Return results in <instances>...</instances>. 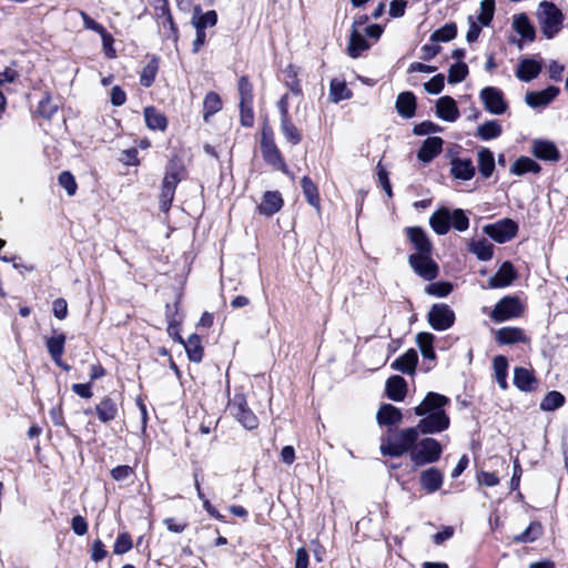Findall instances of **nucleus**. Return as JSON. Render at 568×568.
Here are the masks:
<instances>
[{
  "mask_svg": "<svg viewBox=\"0 0 568 568\" xmlns=\"http://www.w3.org/2000/svg\"><path fill=\"white\" fill-rule=\"evenodd\" d=\"M283 197L278 191H266L257 206V212L265 216H272L283 206Z\"/></svg>",
  "mask_w": 568,
  "mask_h": 568,
  "instance_id": "nucleus-16",
  "label": "nucleus"
},
{
  "mask_svg": "<svg viewBox=\"0 0 568 568\" xmlns=\"http://www.w3.org/2000/svg\"><path fill=\"white\" fill-rule=\"evenodd\" d=\"M229 408L231 414L243 425L244 428L254 429L258 426V419L247 407L246 399L243 395H235L230 402Z\"/></svg>",
  "mask_w": 568,
  "mask_h": 568,
  "instance_id": "nucleus-10",
  "label": "nucleus"
},
{
  "mask_svg": "<svg viewBox=\"0 0 568 568\" xmlns=\"http://www.w3.org/2000/svg\"><path fill=\"white\" fill-rule=\"evenodd\" d=\"M178 341L183 344L187 356L192 362L199 363L202 361L203 347L199 335L192 334L186 341H183L182 337L178 335Z\"/></svg>",
  "mask_w": 568,
  "mask_h": 568,
  "instance_id": "nucleus-33",
  "label": "nucleus"
},
{
  "mask_svg": "<svg viewBox=\"0 0 568 568\" xmlns=\"http://www.w3.org/2000/svg\"><path fill=\"white\" fill-rule=\"evenodd\" d=\"M468 250L480 261H489L494 254V245L486 239L471 241Z\"/></svg>",
  "mask_w": 568,
  "mask_h": 568,
  "instance_id": "nucleus-39",
  "label": "nucleus"
},
{
  "mask_svg": "<svg viewBox=\"0 0 568 568\" xmlns=\"http://www.w3.org/2000/svg\"><path fill=\"white\" fill-rule=\"evenodd\" d=\"M144 119L146 126L151 130L164 131L166 129V118L153 106L144 109Z\"/></svg>",
  "mask_w": 568,
  "mask_h": 568,
  "instance_id": "nucleus-40",
  "label": "nucleus"
},
{
  "mask_svg": "<svg viewBox=\"0 0 568 568\" xmlns=\"http://www.w3.org/2000/svg\"><path fill=\"white\" fill-rule=\"evenodd\" d=\"M419 483L427 493L437 491L443 485V474L439 469L430 467L422 471Z\"/></svg>",
  "mask_w": 568,
  "mask_h": 568,
  "instance_id": "nucleus-23",
  "label": "nucleus"
},
{
  "mask_svg": "<svg viewBox=\"0 0 568 568\" xmlns=\"http://www.w3.org/2000/svg\"><path fill=\"white\" fill-rule=\"evenodd\" d=\"M369 48V44L365 37L361 33V31L356 28L352 30L349 41L347 44V53L352 58H357L359 54L367 50Z\"/></svg>",
  "mask_w": 568,
  "mask_h": 568,
  "instance_id": "nucleus-36",
  "label": "nucleus"
},
{
  "mask_svg": "<svg viewBox=\"0 0 568 568\" xmlns=\"http://www.w3.org/2000/svg\"><path fill=\"white\" fill-rule=\"evenodd\" d=\"M417 362V353L415 349L410 348L392 363V368L404 374L410 375L415 373Z\"/></svg>",
  "mask_w": 568,
  "mask_h": 568,
  "instance_id": "nucleus-26",
  "label": "nucleus"
},
{
  "mask_svg": "<svg viewBox=\"0 0 568 568\" xmlns=\"http://www.w3.org/2000/svg\"><path fill=\"white\" fill-rule=\"evenodd\" d=\"M443 447L440 443L432 437L416 442L410 452V460L415 467L433 464L440 458Z\"/></svg>",
  "mask_w": 568,
  "mask_h": 568,
  "instance_id": "nucleus-4",
  "label": "nucleus"
},
{
  "mask_svg": "<svg viewBox=\"0 0 568 568\" xmlns=\"http://www.w3.org/2000/svg\"><path fill=\"white\" fill-rule=\"evenodd\" d=\"M427 320L435 331H447L455 323V313L447 304L437 303L430 307Z\"/></svg>",
  "mask_w": 568,
  "mask_h": 568,
  "instance_id": "nucleus-7",
  "label": "nucleus"
},
{
  "mask_svg": "<svg viewBox=\"0 0 568 568\" xmlns=\"http://www.w3.org/2000/svg\"><path fill=\"white\" fill-rule=\"evenodd\" d=\"M71 527L74 534L78 536H83L88 532V524L85 519L80 515L72 518Z\"/></svg>",
  "mask_w": 568,
  "mask_h": 568,
  "instance_id": "nucleus-64",
  "label": "nucleus"
},
{
  "mask_svg": "<svg viewBox=\"0 0 568 568\" xmlns=\"http://www.w3.org/2000/svg\"><path fill=\"white\" fill-rule=\"evenodd\" d=\"M352 95L344 81L333 79L329 84V99L334 103L349 99Z\"/></svg>",
  "mask_w": 568,
  "mask_h": 568,
  "instance_id": "nucleus-45",
  "label": "nucleus"
},
{
  "mask_svg": "<svg viewBox=\"0 0 568 568\" xmlns=\"http://www.w3.org/2000/svg\"><path fill=\"white\" fill-rule=\"evenodd\" d=\"M95 413L102 423L115 419L119 413L118 400L110 396L102 398V400L95 406Z\"/></svg>",
  "mask_w": 568,
  "mask_h": 568,
  "instance_id": "nucleus-24",
  "label": "nucleus"
},
{
  "mask_svg": "<svg viewBox=\"0 0 568 568\" xmlns=\"http://www.w3.org/2000/svg\"><path fill=\"white\" fill-rule=\"evenodd\" d=\"M541 170L540 165L528 156H520L510 166V173L515 175H524L526 173H539Z\"/></svg>",
  "mask_w": 568,
  "mask_h": 568,
  "instance_id": "nucleus-37",
  "label": "nucleus"
},
{
  "mask_svg": "<svg viewBox=\"0 0 568 568\" xmlns=\"http://www.w3.org/2000/svg\"><path fill=\"white\" fill-rule=\"evenodd\" d=\"M448 403V397L429 392L422 403L414 408L415 415L422 417L417 424L422 434H437L449 427L450 419L444 410Z\"/></svg>",
  "mask_w": 568,
  "mask_h": 568,
  "instance_id": "nucleus-1",
  "label": "nucleus"
},
{
  "mask_svg": "<svg viewBox=\"0 0 568 568\" xmlns=\"http://www.w3.org/2000/svg\"><path fill=\"white\" fill-rule=\"evenodd\" d=\"M445 78L443 74H436L424 84L425 90L430 94H438L444 89Z\"/></svg>",
  "mask_w": 568,
  "mask_h": 568,
  "instance_id": "nucleus-59",
  "label": "nucleus"
},
{
  "mask_svg": "<svg viewBox=\"0 0 568 568\" xmlns=\"http://www.w3.org/2000/svg\"><path fill=\"white\" fill-rule=\"evenodd\" d=\"M537 19L542 34L552 39L560 32L565 17L555 3L544 0L538 4Z\"/></svg>",
  "mask_w": 568,
  "mask_h": 568,
  "instance_id": "nucleus-3",
  "label": "nucleus"
},
{
  "mask_svg": "<svg viewBox=\"0 0 568 568\" xmlns=\"http://www.w3.org/2000/svg\"><path fill=\"white\" fill-rule=\"evenodd\" d=\"M524 313V305L516 296H506L501 298L490 313V318L496 323L518 318Z\"/></svg>",
  "mask_w": 568,
  "mask_h": 568,
  "instance_id": "nucleus-6",
  "label": "nucleus"
},
{
  "mask_svg": "<svg viewBox=\"0 0 568 568\" xmlns=\"http://www.w3.org/2000/svg\"><path fill=\"white\" fill-rule=\"evenodd\" d=\"M495 0H481L478 20L483 26H488L494 17Z\"/></svg>",
  "mask_w": 568,
  "mask_h": 568,
  "instance_id": "nucleus-53",
  "label": "nucleus"
},
{
  "mask_svg": "<svg viewBox=\"0 0 568 568\" xmlns=\"http://www.w3.org/2000/svg\"><path fill=\"white\" fill-rule=\"evenodd\" d=\"M195 477V488H196V493H197V497L202 500L203 503V507L204 509L209 513L210 516H212L213 518L217 519V520H223V516L217 511V509L212 506V504L210 503V500L204 496V494L202 493V489H201V486H200V481L197 479V476L196 474L194 475Z\"/></svg>",
  "mask_w": 568,
  "mask_h": 568,
  "instance_id": "nucleus-56",
  "label": "nucleus"
},
{
  "mask_svg": "<svg viewBox=\"0 0 568 568\" xmlns=\"http://www.w3.org/2000/svg\"><path fill=\"white\" fill-rule=\"evenodd\" d=\"M406 234L416 250L415 254L432 253V242L426 232L419 226H410L406 229Z\"/></svg>",
  "mask_w": 568,
  "mask_h": 568,
  "instance_id": "nucleus-17",
  "label": "nucleus"
},
{
  "mask_svg": "<svg viewBox=\"0 0 568 568\" xmlns=\"http://www.w3.org/2000/svg\"><path fill=\"white\" fill-rule=\"evenodd\" d=\"M565 403V396L557 390L549 392L540 402V409L544 412H552L561 407Z\"/></svg>",
  "mask_w": 568,
  "mask_h": 568,
  "instance_id": "nucleus-48",
  "label": "nucleus"
},
{
  "mask_svg": "<svg viewBox=\"0 0 568 568\" xmlns=\"http://www.w3.org/2000/svg\"><path fill=\"white\" fill-rule=\"evenodd\" d=\"M541 63L531 58H524L519 61L516 77L524 82H530L541 72Z\"/></svg>",
  "mask_w": 568,
  "mask_h": 568,
  "instance_id": "nucleus-18",
  "label": "nucleus"
},
{
  "mask_svg": "<svg viewBox=\"0 0 568 568\" xmlns=\"http://www.w3.org/2000/svg\"><path fill=\"white\" fill-rule=\"evenodd\" d=\"M531 153L539 160L557 162L560 153L552 141L535 139L531 142Z\"/></svg>",
  "mask_w": 568,
  "mask_h": 568,
  "instance_id": "nucleus-15",
  "label": "nucleus"
},
{
  "mask_svg": "<svg viewBox=\"0 0 568 568\" xmlns=\"http://www.w3.org/2000/svg\"><path fill=\"white\" fill-rule=\"evenodd\" d=\"M457 34V28L454 23H447L439 28L430 36V40L434 42H447L453 40Z\"/></svg>",
  "mask_w": 568,
  "mask_h": 568,
  "instance_id": "nucleus-50",
  "label": "nucleus"
},
{
  "mask_svg": "<svg viewBox=\"0 0 568 568\" xmlns=\"http://www.w3.org/2000/svg\"><path fill=\"white\" fill-rule=\"evenodd\" d=\"M479 98L485 105V109L495 115L504 114L508 109V103L504 98L501 90L495 87H486L480 93Z\"/></svg>",
  "mask_w": 568,
  "mask_h": 568,
  "instance_id": "nucleus-11",
  "label": "nucleus"
},
{
  "mask_svg": "<svg viewBox=\"0 0 568 568\" xmlns=\"http://www.w3.org/2000/svg\"><path fill=\"white\" fill-rule=\"evenodd\" d=\"M450 210L442 207L432 214L429 217V224L435 233L444 235L448 233L450 229Z\"/></svg>",
  "mask_w": 568,
  "mask_h": 568,
  "instance_id": "nucleus-25",
  "label": "nucleus"
},
{
  "mask_svg": "<svg viewBox=\"0 0 568 568\" xmlns=\"http://www.w3.org/2000/svg\"><path fill=\"white\" fill-rule=\"evenodd\" d=\"M450 173L454 178L468 181L475 174V168L470 159H454L452 161Z\"/></svg>",
  "mask_w": 568,
  "mask_h": 568,
  "instance_id": "nucleus-29",
  "label": "nucleus"
},
{
  "mask_svg": "<svg viewBox=\"0 0 568 568\" xmlns=\"http://www.w3.org/2000/svg\"><path fill=\"white\" fill-rule=\"evenodd\" d=\"M436 114L444 121L455 122L459 116V111L453 98L445 95L437 100Z\"/></svg>",
  "mask_w": 568,
  "mask_h": 568,
  "instance_id": "nucleus-19",
  "label": "nucleus"
},
{
  "mask_svg": "<svg viewBox=\"0 0 568 568\" xmlns=\"http://www.w3.org/2000/svg\"><path fill=\"white\" fill-rule=\"evenodd\" d=\"M494 371L496 381L501 389L507 388V371H508V362L507 358L503 355H498L494 358Z\"/></svg>",
  "mask_w": 568,
  "mask_h": 568,
  "instance_id": "nucleus-44",
  "label": "nucleus"
},
{
  "mask_svg": "<svg viewBox=\"0 0 568 568\" xmlns=\"http://www.w3.org/2000/svg\"><path fill=\"white\" fill-rule=\"evenodd\" d=\"M559 94L557 87L550 85L541 91H530L525 95V102L532 109L545 108Z\"/></svg>",
  "mask_w": 568,
  "mask_h": 568,
  "instance_id": "nucleus-14",
  "label": "nucleus"
},
{
  "mask_svg": "<svg viewBox=\"0 0 568 568\" xmlns=\"http://www.w3.org/2000/svg\"><path fill=\"white\" fill-rule=\"evenodd\" d=\"M435 336L432 333L423 332L416 336L417 345L422 352V355L426 359H435L436 354L433 347Z\"/></svg>",
  "mask_w": 568,
  "mask_h": 568,
  "instance_id": "nucleus-42",
  "label": "nucleus"
},
{
  "mask_svg": "<svg viewBox=\"0 0 568 568\" xmlns=\"http://www.w3.org/2000/svg\"><path fill=\"white\" fill-rule=\"evenodd\" d=\"M542 534V527L539 523H530L529 526L520 534L514 537L515 542H531L538 539Z\"/></svg>",
  "mask_w": 568,
  "mask_h": 568,
  "instance_id": "nucleus-49",
  "label": "nucleus"
},
{
  "mask_svg": "<svg viewBox=\"0 0 568 568\" xmlns=\"http://www.w3.org/2000/svg\"><path fill=\"white\" fill-rule=\"evenodd\" d=\"M59 184L67 191L68 195L75 194L78 185L74 176L69 171H63L59 175Z\"/></svg>",
  "mask_w": 568,
  "mask_h": 568,
  "instance_id": "nucleus-57",
  "label": "nucleus"
},
{
  "mask_svg": "<svg viewBox=\"0 0 568 568\" xmlns=\"http://www.w3.org/2000/svg\"><path fill=\"white\" fill-rule=\"evenodd\" d=\"M513 28L523 39L528 41H532L535 39V28L525 13L514 16Z\"/></svg>",
  "mask_w": 568,
  "mask_h": 568,
  "instance_id": "nucleus-35",
  "label": "nucleus"
},
{
  "mask_svg": "<svg viewBox=\"0 0 568 568\" xmlns=\"http://www.w3.org/2000/svg\"><path fill=\"white\" fill-rule=\"evenodd\" d=\"M65 336L64 334H58L47 339V348L51 355L53 362L62 367L64 371H69V366L62 363V354L64 352Z\"/></svg>",
  "mask_w": 568,
  "mask_h": 568,
  "instance_id": "nucleus-22",
  "label": "nucleus"
},
{
  "mask_svg": "<svg viewBox=\"0 0 568 568\" xmlns=\"http://www.w3.org/2000/svg\"><path fill=\"white\" fill-rule=\"evenodd\" d=\"M80 16L83 20V26L85 29L92 30L99 33L100 36L104 33L105 28L102 24L94 21L92 18H90L84 11H80Z\"/></svg>",
  "mask_w": 568,
  "mask_h": 568,
  "instance_id": "nucleus-62",
  "label": "nucleus"
},
{
  "mask_svg": "<svg viewBox=\"0 0 568 568\" xmlns=\"http://www.w3.org/2000/svg\"><path fill=\"white\" fill-rule=\"evenodd\" d=\"M240 104L253 103V87L246 77H241L237 83Z\"/></svg>",
  "mask_w": 568,
  "mask_h": 568,
  "instance_id": "nucleus-52",
  "label": "nucleus"
},
{
  "mask_svg": "<svg viewBox=\"0 0 568 568\" xmlns=\"http://www.w3.org/2000/svg\"><path fill=\"white\" fill-rule=\"evenodd\" d=\"M514 384L520 390L530 392L536 388L537 381L531 371L516 367L514 371Z\"/></svg>",
  "mask_w": 568,
  "mask_h": 568,
  "instance_id": "nucleus-27",
  "label": "nucleus"
},
{
  "mask_svg": "<svg viewBox=\"0 0 568 568\" xmlns=\"http://www.w3.org/2000/svg\"><path fill=\"white\" fill-rule=\"evenodd\" d=\"M453 290V286L448 282H437L428 284L425 288V292L429 295L437 296V297H445L447 296Z\"/></svg>",
  "mask_w": 568,
  "mask_h": 568,
  "instance_id": "nucleus-55",
  "label": "nucleus"
},
{
  "mask_svg": "<svg viewBox=\"0 0 568 568\" xmlns=\"http://www.w3.org/2000/svg\"><path fill=\"white\" fill-rule=\"evenodd\" d=\"M253 103L240 104L241 123L244 126H251L254 122Z\"/></svg>",
  "mask_w": 568,
  "mask_h": 568,
  "instance_id": "nucleus-60",
  "label": "nucleus"
},
{
  "mask_svg": "<svg viewBox=\"0 0 568 568\" xmlns=\"http://www.w3.org/2000/svg\"><path fill=\"white\" fill-rule=\"evenodd\" d=\"M503 134V128L498 120H488L476 129L475 136L481 141H489L499 138Z\"/></svg>",
  "mask_w": 568,
  "mask_h": 568,
  "instance_id": "nucleus-28",
  "label": "nucleus"
},
{
  "mask_svg": "<svg viewBox=\"0 0 568 568\" xmlns=\"http://www.w3.org/2000/svg\"><path fill=\"white\" fill-rule=\"evenodd\" d=\"M495 341L499 345H514L529 343L530 338L520 327L506 326L495 332Z\"/></svg>",
  "mask_w": 568,
  "mask_h": 568,
  "instance_id": "nucleus-13",
  "label": "nucleus"
},
{
  "mask_svg": "<svg viewBox=\"0 0 568 568\" xmlns=\"http://www.w3.org/2000/svg\"><path fill=\"white\" fill-rule=\"evenodd\" d=\"M222 109V100L216 92H209L203 101V120L209 122V119Z\"/></svg>",
  "mask_w": 568,
  "mask_h": 568,
  "instance_id": "nucleus-43",
  "label": "nucleus"
},
{
  "mask_svg": "<svg viewBox=\"0 0 568 568\" xmlns=\"http://www.w3.org/2000/svg\"><path fill=\"white\" fill-rule=\"evenodd\" d=\"M101 39H102L104 54L109 59H114L116 57V53H115V49L113 48V42H114L113 37L110 33H108L105 30L104 33L101 34Z\"/></svg>",
  "mask_w": 568,
  "mask_h": 568,
  "instance_id": "nucleus-61",
  "label": "nucleus"
},
{
  "mask_svg": "<svg viewBox=\"0 0 568 568\" xmlns=\"http://www.w3.org/2000/svg\"><path fill=\"white\" fill-rule=\"evenodd\" d=\"M478 169L479 173L485 178H489L495 170V159L490 150L483 148L478 151Z\"/></svg>",
  "mask_w": 568,
  "mask_h": 568,
  "instance_id": "nucleus-41",
  "label": "nucleus"
},
{
  "mask_svg": "<svg viewBox=\"0 0 568 568\" xmlns=\"http://www.w3.org/2000/svg\"><path fill=\"white\" fill-rule=\"evenodd\" d=\"M261 151L263 159L275 169L281 170L284 173H287V165L285 164L277 146L271 138H266L263 135L261 142Z\"/></svg>",
  "mask_w": 568,
  "mask_h": 568,
  "instance_id": "nucleus-12",
  "label": "nucleus"
},
{
  "mask_svg": "<svg viewBox=\"0 0 568 568\" xmlns=\"http://www.w3.org/2000/svg\"><path fill=\"white\" fill-rule=\"evenodd\" d=\"M133 474V469L130 466L121 465L116 466L111 470V475L114 480H125Z\"/></svg>",
  "mask_w": 568,
  "mask_h": 568,
  "instance_id": "nucleus-63",
  "label": "nucleus"
},
{
  "mask_svg": "<svg viewBox=\"0 0 568 568\" xmlns=\"http://www.w3.org/2000/svg\"><path fill=\"white\" fill-rule=\"evenodd\" d=\"M379 425H395L402 422L403 415L399 408L383 404L376 415Z\"/></svg>",
  "mask_w": 568,
  "mask_h": 568,
  "instance_id": "nucleus-31",
  "label": "nucleus"
},
{
  "mask_svg": "<svg viewBox=\"0 0 568 568\" xmlns=\"http://www.w3.org/2000/svg\"><path fill=\"white\" fill-rule=\"evenodd\" d=\"M484 232L497 243H506L516 236L518 225L511 219H503L496 223L485 225Z\"/></svg>",
  "mask_w": 568,
  "mask_h": 568,
  "instance_id": "nucleus-8",
  "label": "nucleus"
},
{
  "mask_svg": "<svg viewBox=\"0 0 568 568\" xmlns=\"http://www.w3.org/2000/svg\"><path fill=\"white\" fill-rule=\"evenodd\" d=\"M281 131L285 136L286 141L293 145L298 144L302 140L301 132L292 122L291 118L281 119Z\"/></svg>",
  "mask_w": 568,
  "mask_h": 568,
  "instance_id": "nucleus-47",
  "label": "nucleus"
},
{
  "mask_svg": "<svg viewBox=\"0 0 568 568\" xmlns=\"http://www.w3.org/2000/svg\"><path fill=\"white\" fill-rule=\"evenodd\" d=\"M132 548V539L128 532H121L118 535L113 552L116 555H123Z\"/></svg>",
  "mask_w": 568,
  "mask_h": 568,
  "instance_id": "nucleus-58",
  "label": "nucleus"
},
{
  "mask_svg": "<svg viewBox=\"0 0 568 568\" xmlns=\"http://www.w3.org/2000/svg\"><path fill=\"white\" fill-rule=\"evenodd\" d=\"M420 430L416 425L415 427H407L382 439L381 453L384 456L400 457L406 453L412 452L414 448Z\"/></svg>",
  "mask_w": 568,
  "mask_h": 568,
  "instance_id": "nucleus-2",
  "label": "nucleus"
},
{
  "mask_svg": "<svg viewBox=\"0 0 568 568\" xmlns=\"http://www.w3.org/2000/svg\"><path fill=\"white\" fill-rule=\"evenodd\" d=\"M301 185L303 190V194L306 197V201L310 205H312L317 212L321 211V201L318 195V189L313 183V181L308 176H303L301 180Z\"/></svg>",
  "mask_w": 568,
  "mask_h": 568,
  "instance_id": "nucleus-38",
  "label": "nucleus"
},
{
  "mask_svg": "<svg viewBox=\"0 0 568 568\" xmlns=\"http://www.w3.org/2000/svg\"><path fill=\"white\" fill-rule=\"evenodd\" d=\"M468 74V67L464 62H457L450 65L448 70V82L459 83L466 79Z\"/></svg>",
  "mask_w": 568,
  "mask_h": 568,
  "instance_id": "nucleus-51",
  "label": "nucleus"
},
{
  "mask_svg": "<svg viewBox=\"0 0 568 568\" xmlns=\"http://www.w3.org/2000/svg\"><path fill=\"white\" fill-rule=\"evenodd\" d=\"M396 110L402 116L412 118L416 110L415 95L408 91L399 93L396 99Z\"/></svg>",
  "mask_w": 568,
  "mask_h": 568,
  "instance_id": "nucleus-32",
  "label": "nucleus"
},
{
  "mask_svg": "<svg viewBox=\"0 0 568 568\" xmlns=\"http://www.w3.org/2000/svg\"><path fill=\"white\" fill-rule=\"evenodd\" d=\"M406 389L405 379L398 375L389 377L386 382V394L395 402H402L405 398Z\"/></svg>",
  "mask_w": 568,
  "mask_h": 568,
  "instance_id": "nucleus-30",
  "label": "nucleus"
},
{
  "mask_svg": "<svg viewBox=\"0 0 568 568\" xmlns=\"http://www.w3.org/2000/svg\"><path fill=\"white\" fill-rule=\"evenodd\" d=\"M443 139L439 136L427 138L417 153L418 160L427 163L436 158L443 150Z\"/></svg>",
  "mask_w": 568,
  "mask_h": 568,
  "instance_id": "nucleus-21",
  "label": "nucleus"
},
{
  "mask_svg": "<svg viewBox=\"0 0 568 568\" xmlns=\"http://www.w3.org/2000/svg\"><path fill=\"white\" fill-rule=\"evenodd\" d=\"M430 254H410L408 257V263L414 272L426 281H432L438 275V265Z\"/></svg>",
  "mask_w": 568,
  "mask_h": 568,
  "instance_id": "nucleus-9",
  "label": "nucleus"
},
{
  "mask_svg": "<svg viewBox=\"0 0 568 568\" xmlns=\"http://www.w3.org/2000/svg\"><path fill=\"white\" fill-rule=\"evenodd\" d=\"M182 168L171 162L166 169L162 181V190L160 194V210L166 213L173 202L176 185L181 181Z\"/></svg>",
  "mask_w": 568,
  "mask_h": 568,
  "instance_id": "nucleus-5",
  "label": "nucleus"
},
{
  "mask_svg": "<svg viewBox=\"0 0 568 568\" xmlns=\"http://www.w3.org/2000/svg\"><path fill=\"white\" fill-rule=\"evenodd\" d=\"M159 71V60L152 58L143 68L140 77L141 85L149 88L153 84L156 73Z\"/></svg>",
  "mask_w": 568,
  "mask_h": 568,
  "instance_id": "nucleus-46",
  "label": "nucleus"
},
{
  "mask_svg": "<svg viewBox=\"0 0 568 568\" xmlns=\"http://www.w3.org/2000/svg\"><path fill=\"white\" fill-rule=\"evenodd\" d=\"M452 219L450 225L459 232H464L469 226V220L466 216L465 212L462 209H456L450 211Z\"/></svg>",
  "mask_w": 568,
  "mask_h": 568,
  "instance_id": "nucleus-54",
  "label": "nucleus"
},
{
  "mask_svg": "<svg viewBox=\"0 0 568 568\" xmlns=\"http://www.w3.org/2000/svg\"><path fill=\"white\" fill-rule=\"evenodd\" d=\"M217 22V14L214 10H209L206 12H202L199 7L194 9V13L191 20V24L194 29L205 30L206 28H212Z\"/></svg>",
  "mask_w": 568,
  "mask_h": 568,
  "instance_id": "nucleus-34",
  "label": "nucleus"
},
{
  "mask_svg": "<svg viewBox=\"0 0 568 568\" xmlns=\"http://www.w3.org/2000/svg\"><path fill=\"white\" fill-rule=\"evenodd\" d=\"M516 277L515 270L509 262L501 264L495 275L488 280V286L490 288L506 287L513 283Z\"/></svg>",
  "mask_w": 568,
  "mask_h": 568,
  "instance_id": "nucleus-20",
  "label": "nucleus"
}]
</instances>
